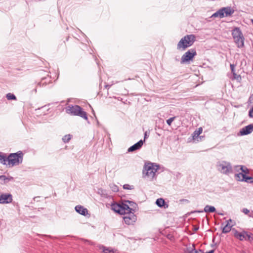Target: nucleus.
<instances>
[{"instance_id": "nucleus-38", "label": "nucleus", "mask_w": 253, "mask_h": 253, "mask_svg": "<svg viewBox=\"0 0 253 253\" xmlns=\"http://www.w3.org/2000/svg\"><path fill=\"white\" fill-rule=\"evenodd\" d=\"M126 203H128V204H130V205H131V204L132 203V202H130V201H126Z\"/></svg>"}, {"instance_id": "nucleus-34", "label": "nucleus", "mask_w": 253, "mask_h": 253, "mask_svg": "<svg viewBox=\"0 0 253 253\" xmlns=\"http://www.w3.org/2000/svg\"><path fill=\"white\" fill-rule=\"evenodd\" d=\"M123 187L124 189H131V186L130 185H129L128 184L124 185Z\"/></svg>"}, {"instance_id": "nucleus-6", "label": "nucleus", "mask_w": 253, "mask_h": 253, "mask_svg": "<svg viewBox=\"0 0 253 253\" xmlns=\"http://www.w3.org/2000/svg\"><path fill=\"white\" fill-rule=\"evenodd\" d=\"M233 232L234 236L240 241L246 240L250 242L253 241V234L251 233L245 231L239 232L236 230H234Z\"/></svg>"}, {"instance_id": "nucleus-25", "label": "nucleus", "mask_w": 253, "mask_h": 253, "mask_svg": "<svg viewBox=\"0 0 253 253\" xmlns=\"http://www.w3.org/2000/svg\"><path fill=\"white\" fill-rule=\"evenodd\" d=\"M156 204L160 207H162L164 206L165 202L164 200L162 198H160L157 200Z\"/></svg>"}, {"instance_id": "nucleus-24", "label": "nucleus", "mask_w": 253, "mask_h": 253, "mask_svg": "<svg viewBox=\"0 0 253 253\" xmlns=\"http://www.w3.org/2000/svg\"><path fill=\"white\" fill-rule=\"evenodd\" d=\"M100 249L102 250V252L104 253H114L113 250L110 248L102 246Z\"/></svg>"}, {"instance_id": "nucleus-9", "label": "nucleus", "mask_w": 253, "mask_h": 253, "mask_svg": "<svg viewBox=\"0 0 253 253\" xmlns=\"http://www.w3.org/2000/svg\"><path fill=\"white\" fill-rule=\"evenodd\" d=\"M196 54V51L194 49H191L188 50L182 55L181 59V62L184 63L192 60Z\"/></svg>"}, {"instance_id": "nucleus-22", "label": "nucleus", "mask_w": 253, "mask_h": 253, "mask_svg": "<svg viewBox=\"0 0 253 253\" xmlns=\"http://www.w3.org/2000/svg\"><path fill=\"white\" fill-rule=\"evenodd\" d=\"M246 174L243 173H239L235 175L236 179L238 181H244L246 178Z\"/></svg>"}, {"instance_id": "nucleus-26", "label": "nucleus", "mask_w": 253, "mask_h": 253, "mask_svg": "<svg viewBox=\"0 0 253 253\" xmlns=\"http://www.w3.org/2000/svg\"><path fill=\"white\" fill-rule=\"evenodd\" d=\"M72 138V135L71 134L65 135L63 138L62 140L65 143H68Z\"/></svg>"}, {"instance_id": "nucleus-35", "label": "nucleus", "mask_w": 253, "mask_h": 253, "mask_svg": "<svg viewBox=\"0 0 253 253\" xmlns=\"http://www.w3.org/2000/svg\"><path fill=\"white\" fill-rule=\"evenodd\" d=\"M230 68H231L232 73L235 72V65L234 64H230Z\"/></svg>"}, {"instance_id": "nucleus-16", "label": "nucleus", "mask_w": 253, "mask_h": 253, "mask_svg": "<svg viewBox=\"0 0 253 253\" xmlns=\"http://www.w3.org/2000/svg\"><path fill=\"white\" fill-rule=\"evenodd\" d=\"M12 180H13V178L11 176L6 177L5 175H0V183L1 184L6 183Z\"/></svg>"}, {"instance_id": "nucleus-31", "label": "nucleus", "mask_w": 253, "mask_h": 253, "mask_svg": "<svg viewBox=\"0 0 253 253\" xmlns=\"http://www.w3.org/2000/svg\"><path fill=\"white\" fill-rule=\"evenodd\" d=\"M233 75L234 78L236 80H239L241 79V77L240 75H238L235 73V72L232 73Z\"/></svg>"}, {"instance_id": "nucleus-10", "label": "nucleus", "mask_w": 253, "mask_h": 253, "mask_svg": "<svg viewBox=\"0 0 253 253\" xmlns=\"http://www.w3.org/2000/svg\"><path fill=\"white\" fill-rule=\"evenodd\" d=\"M12 195L10 193H2L0 194V204H9L12 202Z\"/></svg>"}, {"instance_id": "nucleus-15", "label": "nucleus", "mask_w": 253, "mask_h": 253, "mask_svg": "<svg viewBox=\"0 0 253 253\" xmlns=\"http://www.w3.org/2000/svg\"><path fill=\"white\" fill-rule=\"evenodd\" d=\"M75 210L77 212L84 215H85L87 213V209L81 206H77L75 207Z\"/></svg>"}, {"instance_id": "nucleus-7", "label": "nucleus", "mask_w": 253, "mask_h": 253, "mask_svg": "<svg viewBox=\"0 0 253 253\" xmlns=\"http://www.w3.org/2000/svg\"><path fill=\"white\" fill-rule=\"evenodd\" d=\"M129 211L127 212H125L123 214V217L125 222L127 225H132L135 222L136 220V216L132 212V209L128 207Z\"/></svg>"}, {"instance_id": "nucleus-17", "label": "nucleus", "mask_w": 253, "mask_h": 253, "mask_svg": "<svg viewBox=\"0 0 253 253\" xmlns=\"http://www.w3.org/2000/svg\"><path fill=\"white\" fill-rule=\"evenodd\" d=\"M203 128L202 127H199L197 130L194 131L192 135L193 139L195 140L202 133Z\"/></svg>"}, {"instance_id": "nucleus-21", "label": "nucleus", "mask_w": 253, "mask_h": 253, "mask_svg": "<svg viewBox=\"0 0 253 253\" xmlns=\"http://www.w3.org/2000/svg\"><path fill=\"white\" fill-rule=\"evenodd\" d=\"M7 157L3 154L0 153V163L7 166Z\"/></svg>"}, {"instance_id": "nucleus-5", "label": "nucleus", "mask_w": 253, "mask_h": 253, "mask_svg": "<svg viewBox=\"0 0 253 253\" xmlns=\"http://www.w3.org/2000/svg\"><path fill=\"white\" fill-rule=\"evenodd\" d=\"M234 42L239 48L243 47L244 45V38L241 31L238 28H235L232 33Z\"/></svg>"}, {"instance_id": "nucleus-23", "label": "nucleus", "mask_w": 253, "mask_h": 253, "mask_svg": "<svg viewBox=\"0 0 253 253\" xmlns=\"http://www.w3.org/2000/svg\"><path fill=\"white\" fill-rule=\"evenodd\" d=\"M215 211V209L212 206L207 205L204 208V211L206 212H213Z\"/></svg>"}, {"instance_id": "nucleus-33", "label": "nucleus", "mask_w": 253, "mask_h": 253, "mask_svg": "<svg viewBox=\"0 0 253 253\" xmlns=\"http://www.w3.org/2000/svg\"><path fill=\"white\" fill-rule=\"evenodd\" d=\"M242 211L246 214H248L250 212V211L246 208L243 209Z\"/></svg>"}, {"instance_id": "nucleus-2", "label": "nucleus", "mask_w": 253, "mask_h": 253, "mask_svg": "<svg viewBox=\"0 0 253 253\" xmlns=\"http://www.w3.org/2000/svg\"><path fill=\"white\" fill-rule=\"evenodd\" d=\"M23 153L21 151L11 153L7 157V166L13 167L21 163L23 160Z\"/></svg>"}, {"instance_id": "nucleus-20", "label": "nucleus", "mask_w": 253, "mask_h": 253, "mask_svg": "<svg viewBox=\"0 0 253 253\" xmlns=\"http://www.w3.org/2000/svg\"><path fill=\"white\" fill-rule=\"evenodd\" d=\"M223 9L225 16L230 15L234 12V11L230 7H224Z\"/></svg>"}, {"instance_id": "nucleus-11", "label": "nucleus", "mask_w": 253, "mask_h": 253, "mask_svg": "<svg viewBox=\"0 0 253 253\" xmlns=\"http://www.w3.org/2000/svg\"><path fill=\"white\" fill-rule=\"evenodd\" d=\"M220 170L223 173H228L232 170V167L229 163H223L219 166Z\"/></svg>"}, {"instance_id": "nucleus-4", "label": "nucleus", "mask_w": 253, "mask_h": 253, "mask_svg": "<svg viewBox=\"0 0 253 253\" xmlns=\"http://www.w3.org/2000/svg\"><path fill=\"white\" fill-rule=\"evenodd\" d=\"M158 169V167L153 164L149 163L145 165L143 170V174L145 176L152 179L155 176L156 172Z\"/></svg>"}, {"instance_id": "nucleus-19", "label": "nucleus", "mask_w": 253, "mask_h": 253, "mask_svg": "<svg viewBox=\"0 0 253 253\" xmlns=\"http://www.w3.org/2000/svg\"><path fill=\"white\" fill-rule=\"evenodd\" d=\"M195 250L194 245L187 246L184 251V253H192Z\"/></svg>"}, {"instance_id": "nucleus-12", "label": "nucleus", "mask_w": 253, "mask_h": 253, "mask_svg": "<svg viewBox=\"0 0 253 253\" xmlns=\"http://www.w3.org/2000/svg\"><path fill=\"white\" fill-rule=\"evenodd\" d=\"M253 131V125H249L243 128L240 131L241 135H247L251 133Z\"/></svg>"}, {"instance_id": "nucleus-29", "label": "nucleus", "mask_w": 253, "mask_h": 253, "mask_svg": "<svg viewBox=\"0 0 253 253\" xmlns=\"http://www.w3.org/2000/svg\"><path fill=\"white\" fill-rule=\"evenodd\" d=\"M241 169L245 174H246V173H248L249 172V169L247 168H244L243 166L241 167Z\"/></svg>"}, {"instance_id": "nucleus-32", "label": "nucleus", "mask_w": 253, "mask_h": 253, "mask_svg": "<svg viewBox=\"0 0 253 253\" xmlns=\"http://www.w3.org/2000/svg\"><path fill=\"white\" fill-rule=\"evenodd\" d=\"M112 190L115 192H117L119 190L118 188L116 185H113L111 187Z\"/></svg>"}, {"instance_id": "nucleus-18", "label": "nucleus", "mask_w": 253, "mask_h": 253, "mask_svg": "<svg viewBox=\"0 0 253 253\" xmlns=\"http://www.w3.org/2000/svg\"><path fill=\"white\" fill-rule=\"evenodd\" d=\"M213 17H219L220 18H223L225 16V14H224L223 9V8L219 9L218 11H217L216 12L214 13L212 15Z\"/></svg>"}, {"instance_id": "nucleus-3", "label": "nucleus", "mask_w": 253, "mask_h": 253, "mask_svg": "<svg viewBox=\"0 0 253 253\" xmlns=\"http://www.w3.org/2000/svg\"><path fill=\"white\" fill-rule=\"evenodd\" d=\"M66 113L74 116H79L81 117L87 119V115L85 112L84 111L83 109L78 105L75 106H68L66 108Z\"/></svg>"}, {"instance_id": "nucleus-13", "label": "nucleus", "mask_w": 253, "mask_h": 253, "mask_svg": "<svg viewBox=\"0 0 253 253\" xmlns=\"http://www.w3.org/2000/svg\"><path fill=\"white\" fill-rule=\"evenodd\" d=\"M143 141L142 140L138 141L137 143L135 144L134 145L131 146L130 148H128V151L129 152H132L135 150H136L137 149H139L140 148L142 145H143Z\"/></svg>"}, {"instance_id": "nucleus-37", "label": "nucleus", "mask_w": 253, "mask_h": 253, "mask_svg": "<svg viewBox=\"0 0 253 253\" xmlns=\"http://www.w3.org/2000/svg\"><path fill=\"white\" fill-rule=\"evenodd\" d=\"M214 252V251L213 250H211L209 252L206 253H213ZM203 253H204V252H203Z\"/></svg>"}, {"instance_id": "nucleus-14", "label": "nucleus", "mask_w": 253, "mask_h": 253, "mask_svg": "<svg viewBox=\"0 0 253 253\" xmlns=\"http://www.w3.org/2000/svg\"><path fill=\"white\" fill-rule=\"evenodd\" d=\"M232 222L231 219H229L226 221V224L225 226L222 229V232L223 233H227L229 232L231 230V227L233 226V225H231L230 223Z\"/></svg>"}, {"instance_id": "nucleus-27", "label": "nucleus", "mask_w": 253, "mask_h": 253, "mask_svg": "<svg viewBox=\"0 0 253 253\" xmlns=\"http://www.w3.org/2000/svg\"><path fill=\"white\" fill-rule=\"evenodd\" d=\"M6 97L8 100H16V96L14 94H11L10 93L7 94Z\"/></svg>"}, {"instance_id": "nucleus-30", "label": "nucleus", "mask_w": 253, "mask_h": 253, "mask_svg": "<svg viewBox=\"0 0 253 253\" xmlns=\"http://www.w3.org/2000/svg\"><path fill=\"white\" fill-rule=\"evenodd\" d=\"M175 119V117H172V118H169V119H168L167 121V124L169 125V126H170L172 122L174 121Z\"/></svg>"}, {"instance_id": "nucleus-28", "label": "nucleus", "mask_w": 253, "mask_h": 253, "mask_svg": "<svg viewBox=\"0 0 253 253\" xmlns=\"http://www.w3.org/2000/svg\"><path fill=\"white\" fill-rule=\"evenodd\" d=\"M244 181L248 183H253V177L246 175V178H245Z\"/></svg>"}, {"instance_id": "nucleus-1", "label": "nucleus", "mask_w": 253, "mask_h": 253, "mask_svg": "<svg viewBox=\"0 0 253 253\" xmlns=\"http://www.w3.org/2000/svg\"><path fill=\"white\" fill-rule=\"evenodd\" d=\"M195 41L194 35H188L182 38L177 43V48L179 50H184L191 46Z\"/></svg>"}, {"instance_id": "nucleus-8", "label": "nucleus", "mask_w": 253, "mask_h": 253, "mask_svg": "<svg viewBox=\"0 0 253 253\" xmlns=\"http://www.w3.org/2000/svg\"><path fill=\"white\" fill-rule=\"evenodd\" d=\"M129 206L126 204H122V205L118 204H114L111 206V209L116 212L121 214H123L125 212H127Z\"/></svg>"}, {"instance_id": "nucleus-36", "label": "nucleus", "mask_w": 253, "mask_h": 253, "mask_svg": "<svg viewBox=\"0 0 253 253\" xmlns=\"http://www.w3.org/2000/svg\"><path fill=\"white\" fill-rule=\"evenodd\" d=\"M192 253H203V251L201 250H195L194 251V252H193Z\"/></svg>"}]
</instances>
